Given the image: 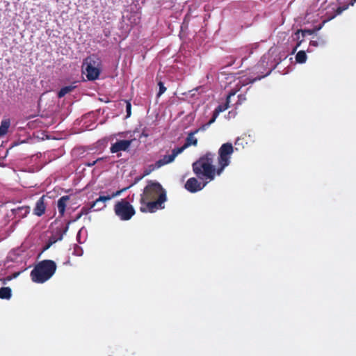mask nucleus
<instances>
[{
    "mask_svg": "<svg viewBox=\"0 0 356 356\" xmlns=\"http://www.w3.org/2000/svg\"><path fill=\"white\" fill-rule=\"evenodd\" d=\"M11 295V289L9 287H2L0 289V298L9 300Z\"/></svg>",
    "mask_w": 356,
    "mask_h": 356,
    "instance_id": "17",
    "label": "nucleus"
},
{
    "mask_svg": "<svg viewBox=\"0 0 356 356\" xmlns=\"http://www.w3.org/2000/svg\"><path fill=\"white\" fill-rule=\"evenodd\" d=\"M129 134V132H120L116 134V136L120 137V139H117L116 141L111 145L110 147L111 153H116L117 156L120 157L121 156V152H127L129 150L131 144L136 140V138H133L131 135L128 136Z\"/></svg>",
    "mask_w": 356,
    "mask_h": 356,
    "instance_id": "5",
    "label": "nucleus"
},
{
    "mask_svg": "<svg viewBox=\"0 0 356 356\" xmlns=\"http://www.w3.org/2000/svg\"><path fill=\"white\" fill-rule=\"evenodd\" d=\"M91 209L83 207L81 210V212L76 216V218L74 219V221L78 220L81 218L83 215H86L90 211Z\"/></svg>",
    "mask_w": 356,
    "mask_h": 356,
    "instance_id": "20",
    "label": "nucleus"
},
{
    "mask_svg": "<svg viewBox=\"0 0 356 356\" xmlns=\"http://www.w3.org/2000/svg\"><path fill=\"white\" fill-rule=\"evenodd\" d=\"M178 155V147L175 146L170 152H168L166 154L161 155V158L154 163L148 165L144 171L145 175H147L155 170L159 169L163 165L169 164L174 161Z\"/></svg>",
    "mask_w": 356,
    "mask_h": 356,
    "instance_id": "6",
    "label": "nucleus"
},
{
    "mask_svg": "<svg viewBox=\"0 0 356 356\" xmlns=\"http://www.w3.org/2000/svg\"><path fill=\"white\" fill-rule=\"evenodd\" d=\"M307 54L305 51H299L296 55V60L298 63H304L307 60Z\"/></svg>",
    "mask_w": 356,
    "mask_h": 356,
    "instance_id": "18",
    "label": "nucleus"
},
{
    "mask_svg": "<svg viewBox=\"0 0 356 356\" xmlns=\"http://www.w3.org/2000/svg\"><path fill=\"white\" fill-rule=\"evenodd\" d=\"M313 33H314L313 30H309V29L298 30L293 35V40H296L298 41L296 47L293 49V53H294L296 51L297 48L301 44V43L304 40V38L306 35H312Z\"/></svg>",
    "mask_w": 356,
    "mask_h": 356,
    "instance_id": "10",
    "label": "nucleus"
},
{
    "mask_svg": "<svg viewBox=\"0 0 356 356\" xmlns=\"http://www.w3.org/2000/svg\"><path fill=\"white\" fill-rule=\"evenodd\" d=\"M235 94H236V91H234V90H232L229 92V94L227 95V98H226L227 103H230V98L232 96H234Z\"/></svg>",
    "mask_w": 356,
    "mask_h": 356,
    "instance_id": "25",
    "label": "nucleus"
},
{
    "mask_svg": "<svg viewBox=\"0 0 356 356\" xmlns=\"http://www.w3.org/2000/svg\"><path fill=\"white\" fill-rule=\"evenodd\" d=\"M114 212L122 221L130 220L136 213L134 207L126 199H121L115 203Z\"/></svg>",
    "mask_w": 356,
    "mask_h": 356,
    "instance_id": "7",
    "label": "nucleus"
},
{
    "mask_svg": "<svg viewBox=\"0 0 356 356\" xmlns=\"http://www.w3.org/2000/svg\"><path fill=\"white\" fill-rule=\"evenodd\" d=\"M310 44L316 47L318 46V42L315 40H312L310 41Z\"/></svg>",
    "mask_w": 356,
    "mask_h": 356,
    "instance_id": "27",
    "label": "nucleus"
},
{
    "mask_svg": "<svg viewBox=\"0 0 356 356\" xmlns=\"http://www.w3.org/2000/svg\"><path fill=\"white\" fill-rule=\"evenodd\" d=\"M349 6H351L350 2L349 3V4L345 5L343 6H339L336 10V14L340 15L343 11L346 10Z\"/></svg>",
    "mask_w": 356,
    "mask_h": 356,
    "instance_id": "22",
    "label": "nucleus"
},
{
    "mask_svg": "<svg viewBox=\"0 0 356 356\" xmlns=\"http://www.w3.org/2000/svg\"><path fill=\"white\" fill-rule=\"evenodd\" d=\"M56 268L57 266L55 261L49 259L41 261L31 270V280L35 283H44L54 275Z\"/></svg>",
    "mask_w": 356,
    "mask_h": 356,
    "instance_id": "3",
    "label": "nucleus"
},
{
    "mask_svg": "<svg viewBox=\"0 0 356 356\" xmlns=\"http://www.w3.org/2000/svg\"><path fill=\"white\" fill-rule=\"evenodd\" d=\"M207 181L200 182L195 177L189 178L186 184L185 188L191 193H196L202 190L207 184Z\"/></svg>",
    "mask_w": 356,
    "mask_h": 356,
    "instance_id": "9",
    "label": "nucleus"
},
{
    "mask_svg": "<svg viewBox=\"0 0 356 356\" xmlns=\"http://www.w3.org/2000/svg\"><path fill=\"white\" fill-rule=\"evenodd\" d=\"M75 88L73 86H67L62 88L58 93V96L59 98L64 97L66 94L72 91V90Z\"/></svg>",
    "mask_w": 356,
    "mask_h": 356,
    "instance_id": "19",
    "label": "nucleus"
},
{
    "mask_svg": "<svg viewBox=\"0 0 356 356\" xmlns=\"http://www.w3.org/2000/svg\"><path fill=\"white\" fill-rule=\"evenodd\" d=\"M15 218L20 220L27 216L30 212V207L28 206L19 207L11 210Z\"/></svg>",
    "mask_w": 356,
    "mask_h": 356,
    "instance_id": "11",
    "label": "nucleus"
},
{
    "mask_svg": "<svg viewBox=\"0 0 356 356\" xmlns=\"http://www.w3.org/2000/svg\"><path fill=\"white\" fill-rule=\"evenodd\" d=\"M69 200V196L65 195L61 197L58 200L57 203V207L58 212L60 216H63L65 211L66 204L67 202Z\"/></svg>",
    "mask_w": 356,
    "mask_h": 356,
    "instance_id": "15",
    "label": "nucleus"
},
{
    "mask_svg": "<svg viewBox=\"0 0 356 356\" xmlns=\"http://www.w3.org/2000/svg\"><path fill=\"white\" fill-rule=\"evenodd\" d=\"M102 158L97 159L96 161H92V162H88V163H86V165L87 166L92 167V166H93V165H95V164L98 161L102 160Z\"/></svg>",
    "mask_w": 356,
    "mask_h": 356,
    "instance_id": "26",
    "label": "nucleus"
},
{
    "mask_svg": "<svg viewBox=\"0 0 356 356\" xmlns=\"http://www.w3.org/2000/svg\"><path fill=\"white\" fill-rule=\"evenodd\" d=\"M159 92L158 93V96H160L165 91L166 88L163 86L162 82H159Z\"/></svg>",
    "mask_w": 356,
    "mask_h": 356,
    "instance_id": "24",
    "label": "nucleus"
},
{
    "mask_svg": "<svg viewBox=\"0 0 356 356\" xmlns=\"http://www.w3.org/2000/svg\"><path fill=\"white\" fill-rule=\"evenodd\" d=\"M197 143V140L196 138L194 137L193 133H190L187 138H186L184 144L179 147V154L187 147H188L191 145H196Z\"/></svg>",
    "mask_w": 356,
    "mask_h": 356,
    "instance_id": "14",
    "label": "nucleus"
},
{
    "mask_svg": "<svg viewBox=\"0 0 356 356\" xmlns=\"http://www.w3.org/2000/svg\"><path fill=\"white\" fill-rule=\"evenodd\" d=\"M10 125V121L9 119H4L1 121L0 125V136H3L6 134Z\"/></svg>",
    "mask_w": 356,
    "mask_h": 356,
    "instance_id": "16",
    "label": "nucleus"
},
{
    "mask_svg": "<svg viewBox=\"0 0 356 356\" xmlns=\"http://www.w3.org/2000/svg\"><path fill=\"white\" fill-rule=\"evenodd\" d=\"M166 201V193L162 186L157 181H149L140 195V202L141 212H154L163 208L162 204Z\"/></svg>",
    "mask_w": 356,
    "mask_h": 356,
    "instance_id": "2",
    "label": "nucleus"
},
{
    "mask_svg": "<svg viewBox=\"0 0 356 356\" xmlns=\"http://www.w3.org/2000/svg\"><path fill=\"white\" fill-rule=\"evenodd\" d=\"M131 104L129 102H126V111H127V118L130 117L131 115Z\"/></svg>",
    "mask_w": 356,
    "mask_h": 356,
    "instance_id": "23",
    "label": "nucleus"
},
{
    "mask_svg": "<svg viewBox=\"0 0 356 356\" xmlns=\"http://www.w3.org/2000/svg\"><path fill=\"white\" fill-rule=\"evenodd\" d=\"M229 103H227V102L226 101V102L225 104L218 105L215 108V110L213 113L212 118L209 121V124H211L215 122L216 119L217 118V117L218 116V115L229 108Z\"/></svg>",
    "mask_w": 356,
    "mask_h": 356,
    "instance_id": "13",
    "label": "nucleus"
},
{
    "mask_svg": "<svg viewBox=\"0 0 356 356\" xmlns=\"http://www.w3.org/2000/svg\"><path fill=\"white\" fill-rule=\"evenodd\" d=\"M83 253V249L80 246L75 245L74 247L73 254L76 256H81Z\"/></svg>",
    "mask_w": 356,
    "mask_h": 356,
    "instance_id": "21",
    "label": "nucleus"
},
{
    "mask_svg": "<svg viewBox=\"0 0 356 356\" xmlns=\"http://www.w3.org/2000/svg\"><path fill=\"white\" fill-rule=\"evenodd\" d=\"M325 1H323V3H321V6H323V3H325Z\"/></svg>",
    "mask_w": 356,
    "mask_h": 356,
    "instance_id": "32",
    "label": "nucleus"
},
{
    "mask_svg": "<svg viewBox=\"0 0 356 356\" xmlns=\"http://www.w3.org/2000/svg\"><path fill=\"white\" fill-rule=\"evenodd\" d=\"M82 70L89 81L96 80L100 74L99 59L94 55L86 58L82 64Z\"/></svg>",
    "mask_w": 356,
    "mask_h": 356,
    "instance_id": "4",
    "label": "nucleus"
},
{
    "mask_svg": "<svg viewBox=\"0 0 356 356\" xmlns=\"http://www.w3.org/2000/svg\"><path fill=\"white\" fill-rule=\"evenodd\" d=\"M67 229H68V227H67L65 228V232H66Z\"/></svg>",
    "mask_w": 356,
    "mask_h": 356,
    "instance_id": "34",
    "label": "nucleus"
},
{
    "mask_svg": "<svg viewBox=\"0 0 356 356\" xmlns=\"http://www.w3.org/2000/svg\"><path fill=\"white\" fill-rule=\"evenodd\" d=\"M355 2H356V0H351L350 1V5L353 6L355 4Z\"/></svg>",
    "mask_w": 356,
    "mask_h": 356,
    "instance_id": "30",
    "label": "nucleus"
},
{
    "mask_svg": "<svg viewBox=\"0 0 356 356\" xmlns=\"http://www.w3.org/2000/svg\"><path fill=\"white\" fill-rule=\"evenodd\" d=\"M325 1H323V3H321V6H323V3H325Z\"/></svg>",
    "mask_w": 356,
    "mask_h": 356,
    "instance_id": "31",
    "label": "nucleus"
},
{
    "mask_svg": "<svg viewBox=\"0 0 356 356\" xmlns=\"http://www.w3.org/2000/svg\"><path fill=\"white\" fill-rule=\"evenodd\" d=\"M121 191L113 193L111 195H100L97 199L94 201L90 206V209H93L95 211H101L104 209L106 206V203L113 199V197L120 195Z\"/></svg>",
    "mask_w": 356,
    "mask_h": 356,
    "instance_id": "8",
    "label": "nucleus"
},
{
    "mask_svg": "<svg viewBox=\"0 0 356 356\" xmlns=\"http://www.w3.org/2000/svg\"><path fill=\"white\" fill-rule=\"evenodd\" d=\"M233 152L234 147L232 143L222 144L218 149L217 168L213 165L215 154L207 152L193 163L194 174L200 180L207 181V183L214 180L216 176H220L225 168L230 164Z\"/></svg>",
    "mask_w": 356,
    "mask_h": 356,
    "instance_id": "1",
    "label": "nucleus"
},
{
    "mask_svg": "<svg viewBox=\"0 0 356 356\" xmlns=\"http://www.w3.org/2000/svg\"><path fill=\"white\" fill-rule=\"evenodd\" d=\"M81 229H80L77 234V236H76V238H77V240L78 241L81 243V242L79 240V238H80V235H81Z\"/></svg>",
    "mask_w": 356,
    "mask_h": 356,
    "instance_id": "28",
    "label": "nucleus"
},
{
    "mask_svg": "<svg viewBox=\"0 0 356 356\" xmlns=\"http://www.w3.org/2000/svg\"><path fill=\"white\" fill-rule=\"evenodd\" d=\"M44 196H42L39 198V200L36 202L35 208L33 209V213L35 216H41L43 215L46 210V206L44 204Z\"/></svg>",
    "mask_w": 356,
    "mask_h": 356,
    "instance_id": "12",
    "label": "nucleus"
},
{
    "mask_svg": "<svg viewBox=\"0 0 356 356\" xmlns=\"http://www.w3.org/2000/svg\"><path fill=\"white\" fill-rule=\"evenodd\" d=\"M355 2H356V0H351L350 1V5L353 6L355 4Z\"/></svg>",
    "mask_w": 356,
    "mask_h": 356,
    "instance_id": "29",
    "label": "nucleus"
},
{
    "mask_svg": "<svg viewBox=\"0 0 356 356\" xmlns=\"http://www.w3.org/2000/svg\"><path fill=\"white\" fill-rule=\"evenodd\" d=\"M325 1H323V3H321V6H323V3H325Z\"/></svg>",
    "mask_w": 356,
    "mask_h": 356,
    "instance_id": "33",
    "label": "nucleus"
}]
</instances>
